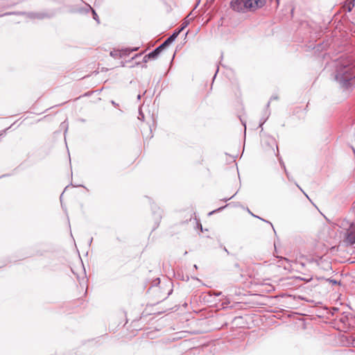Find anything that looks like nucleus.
Listing matches in <instances>:
<instances>
[{"label": "nucleus", "mask_w": 355, "mask_h": 355, "mask_svg": "<svg viewBox=\"0 0 355 355\" xmlns=\"http://www.w3.org/2000/svg\"><path fill=\"white\" fill-rule=\"evenodd\" d=\"M265 3L266 0H231L230 7L236 12L245 14L262 8Z\"/></svg>", "instance_id": "obj_1"}, {"label": "nucleus", "mask_w": 355, "mask_h": 355, "mask_svg": "<svg viewBox=\"0 0 355 355\" xmlns=\"http://www.w3.org/2000/svg\"><path fill=\"white\" fill-rule=\"evenodd\" d=\"M355 78V71L351 64H342L337 67L336 80L345 90H351L352 84L351 80Z\"/></svg>", "instance_id": "obj_2"}, {"label": "nucleus", "mask_w": 355, "mask_h": 355, "mask_svg": "<svg viewBox=\"0 0 355 355\" xmlns=\"http://www.w3.org/2000/svg\"><path fill=\"white\" fill-rule=\"evenodd\" d=\"M339 226L340 228L346 230V231H348L350 229H354L355 227V223L354 222H352V221H349L347 219H343L342 220L340 221L339 223Z\"/></svg>", "instance_id": "obj_3"}, {"label": "nucleus", "mask_w": 355, "mask_h": 355, "mask_svg": "<svg viewBox=\"0 0 355 355\" xmlns=\"http://www.w3.org/2000/svg\"><path fill=\"white\" fill-rule=\"evenodd\" d=\"M346 241L351 245L355 243V227L347 231Z\"/></svg>", "instance_id": "obj_4"}, {"label": "nucleus", "mask_w": 355, "mask_h": 355, "mask_svg": "<svg viewBox=\"0 0 355 355\" xmlns=\"http://www.w3.org/2000/svg\"><path fill=\"white\" fill-rule=\"evenodd\" d=\"M178 36V33H173L170 37H168L162 44V47L164 49L166 46L171 44L176 37Z\"/></svg>", "instance_id": "obj_5"}, {"label": "nucleus", "mask_w": 355, "mask_h": 355, "mask_svg": "<svg viewBox=\"0 0 355 355\" xmlns=\"http://www.w3.org/2000/svg\"><path fill=\"white\" fill-rule=\"evenodd\" d=\"M164 49L162 47L161 45H159L158 47H157L155 49H154L153 51L147 54L148 58H150L151 59H156L158 56V55L160 53V52Z\"/></svg>", "instance_id": "obj_6"}, {"label": "nucleus", "mask_w": 355, "mask_h": 355, "mask_svg": "<svg viewBox=\"0 0 355 355\" xmlns=\"http://www.w3.org/2000/svg\"><path fill=\"white\" fill-rule=\"evenodd\" d=\"M28 16L31 17V18H37V19H44V17H46V15L44 14V13H33V12H31V13H29L28 14Z\"/></svg>", "instance_id": "obj_7"}, {"label": "nucleus", "mask_w": 355, "mask_h": 355, "mask_svg": "<svg viewBox=\"0 0 355 355\" xmlns=\"http://www.w3.org/2000/svg\"><path fill=\"white\" fill-rule=\"evenodd\" d=\"M138 49H139V47H136V48H134V49H125L120 50V51H121V53H122L123 57V56H126V55H129L130 53L132 52V51H137Z\"/></svg>", "instance_id": "obj_8"}, {"label": "nucleus", "mask_w": 355, "mask_h": 355, "mask_svg": "<svg viewBox=\"0 0 355 355\" xmlns=\"http://www.w3.org/2000/svg\"><path fill=\"white\" fill-rule=\"evenodd\" d=\"M110 56H112V57H113L114 58H122L123 57V55L121 53V51H120V50L112 51H110Z\"/></svg>", "instance_id": "obj_9"}, {"label": "nucleus", "mask_w": 355, "mask_h": 355, "mask_svg": "<svg viewBox=\"0 0 355 355\" xmlns=\"http://www.w3.org/2000/svg\"><path fill=\"white\" fill-rule=\"evenodd\" d=\"M189 15L183 20L181 24V29H184L189 24L191 19L189 18Z\"/></svg>", "instance_id": "obj_10"}, {"label": "nucleus", "mask_w": 355, "mask_h": 355, "mask_svg": "<svg viewBox=\"0 0 355 355\" xmlns=\"http://www.w3.org/2000/svg\"><path fill=\"white\" fill-rule=\"evenodd\" d=\"M279 162H280L281 166L284 168V171H285V173H286V175H287V178H288V180H291V179L290 175H289V173L287 172L286 168V166H285V164H284V163L283 162V161L282 160V159H279Z\"/></svg>", "instance_id": "obj_11"}, {"label": "nucleus", "mask_w": 355, "mask_h": 355, "mask_svg": "<svg viewBox=\"0 0 355 355\" xmlns=\"http://www.w3.org/2000/svg\"><path fill=\"white\" fill-rule=\"evenodd\" d=\"M138 119H139L141 121H144V114L141 112V109L139 110Z\"/></svg>", "instance_id": "obj_12"}, {"label": "nucleus", "mask_w": 355, "mask_h": 355, "mask_svg": "<svg viewBox=\"0 0 355 355\" xmlns=\"http://www.w3.org/2000/svg\"><path fill=\"white\" fill-rule=\"evenodd\" d=\"M269 140L272 143V146H275L276 148L278 150V147H277L275 140L273 138H270Z\"/></svg>", "instance_id": "obj_13"}, {"label": "nucleus", "mask_w": 355, "mask_h": 355, "mask_svg": "<svg viewBox=\"0 0 355 355\" xmlns=\"http://www.w3.org/2000/svg\"><path fill=\"white\" fill-rule=\"evenodd\" d=\"M92 12H93V15H94V19L95 20H96L98 22H99V21H98V15H97V14L96 13V12L93 10H92Z\"/></svg>", "instance_id": "obj_14"}, {"label": "nucleus", "mask_w": 355, "mask_h": 355, "mask_svg": "<svg viewBox=\"0 0 355 355\" xmlns=\"http://www.w3.org/2000/svg\"><path fill=\"white\" fill-rule=\"evenodd\" d=\"M151 58H148L147 55H146L144 58H143V62H147L149 60H150Z\"/></svg>", "instance_id": "obj_15"}, {"label": "nucleus", "mask_w": 355, "mask_h": 355, "mask_svg": "<svg viewBox=\"0 0 355 355\" xmlns=\"http://www.w3.org/2000/svg\"><path fill=\"white\" fill-rule=\"evenodd\" d=\"M224 207H223L218 208V209H216V210H214V211H212L211 212H210V213H209V214H213V213H214V212H216V211H220V210H221L222 209H223Z\"/></svg>", "instance_id": "obj_16"}, {"label": "nucleus", "mask_w": 355, "mask_h": 355, "mask_svg": "<svg viewBox=\"0 0 355 355\" xmlns=\"http://www.w3.org/2000/svg\"><path fill=\"white\" fill-rule=\"evenodd\" d=\"M329 282L332 283V284H337L338 282L335 279H329Z\"/></svg>", "instance_id": "obj_17"}, {"label": "nucleus", "mask_w": 355, "mask_h": 355, "mask_svg": "<svg viewBox=\"0 0 355 355\" xmlns=\"http://www.w3.org/2000/svg\"><path fill=\"white\" fill-rule=\"evenodd\" d=\"M183 29H181V27L176 31H175L174 33H178V35L180 34V33L182 31Z\"/></svg>", "instance_id": "obj_18"}, {"label": "nucleus", "mask_w": 355, "mask_h": 355, "mask_svg": "<svg viewBox=\"0 0 355 355\" xmlns=\"http://www.w3.org/2000/svg\"><path fill=\"white\" fill-rule=\"evenodd\" d=\"M233 197H234V196H232L230 197L229 198H225V199H224V201H227V200H229L230 199H232Z\"/></svg>", "instance_id": "obj_19"}, {"label": "nucleus", "mask_w": 355, "mask_h": 355, "mask_svg": "<svg viewBox=\"0 0 355 355\" xmlns=\"http://www.w3.org/2000/svg\"><path fill=\"white\" fill-rule=\"evenodd\" d=\"M352 10V7L350 6H348L347 11L350 12Z\"/></svg>", "instance_id": "obj_20"}, {"label": "nucleus", "mask_w": 355, "mask_h": 355, "mask_svg": "<svg viewBox=\"0 0 355 355\" xmlns=\"http://www.w3.org/2000/svg\"><path fill=\"white\" fill-rule=\"evenodd\" d=\"M253 216H254V215H253ZM255 217H257V218H259V216H255ZM260 219H261V218H260ZM261 220H263V221H265V220H263V219H262V218H261ZM267 223H268V222L267 221Z\"/></svg>", "instance_id": "obj_21"}, {"label": "nucleus", "mask_w": 355, "mask_h": 355, "mask_svg": "<svg viewBox=\"0 0 355 355\" xmlns=\"http://www.w3.org/2000/svg\"><path fill=\"white\" fill-rule=\"evenodd\" d=\"M140 98H141V95H140V94H139V95L137 96V99H140Z\"/></svg>", "instance_id": "obj_22"}, {"label": "nucleus", "mask_w": 355, "mask_h": 355, "mask_svg": "<svg viewBox=\"0 0 355 355\" xmlns=\"http://www.w3.org/2000/svg\"><path fill=\"white\" fill-rule=\"evenodd\" d=\"M296 185H297V187H299V188H300V189L302 191H302V189L299 187V184H296Z\"/></svg>", "instance_id": "obj_23"}, {"label": "nucleus", "mask_w": 355, "mask_h": 355, "mask_svg": "<svg viewBox=\"0 0 355 355\" xmlns=\"http://www.w3.org/2000/svg\"><path fill=\"white\" fill-rule=\"evenodd\" d=\"M193 266H194L195 268H198V267H197V266L196 264Z\"/></svg>", "instance_id": "obj_24"}, {"label": "nucleus", "mask_w": 355, "mask_h": 355, "mask_svg": "<svg viewBox=\"0 0 355 355\" xmlns=\"http://www.w3.org/2000/svg\"><path fill=\"white\" fill-rule=\"evenodd\" d=\"M303 193L305 194L306 197L309 198L308 195H306L304 191H303Z\"/></svg>", "instance_id": "obj_25"}, {"label": "nucleus", "mask_w": 355, "mask_h": 355, "mask_svg": "<svg viewBox=\"0 0 355 355\" xmlns=\"http://www.w3.org/2000/svg\"><path fill=\"white\" fill-rule=\"evenodd\" d=\"M112 103L113 105H115V103H114L113 101H112Z\"/></svg>", "instance_id": "obj_26"}, {"label": "nucleus", "mask_w": 355, "mask_h": 355, "mask_svg": "<svg viewBox=\"0 0 355 355\" xmlns=\"http://www.w3.org/2000/svg\"><path fill=\"white\" fill-rule=\"evenodd\" d=\"M277 1L278 2V1H279V0H277Z\"/></svg>", "instance_id": "obj_27"}]
</instances>
